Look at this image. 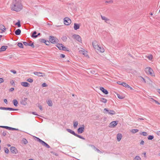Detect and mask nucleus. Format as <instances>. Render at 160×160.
<instances>
[{
	"label": "nucleus",
	"instance_id": "obj_55",
	"mask_svg": "<svg viewBox=\"0 0 160 160\" xmlns=\"http://www.w3.org/2000/svg\"><path fill=\"white\" fill-rule=\"evenodd\" d=\"M152 55L151 54L149 56H148V58L149 60H151L152 58Z\"/></svg>",
	"mask_w": 160,
	"mask_h": 160
},
{
	"label": "nucleus",
	"instance_id": "obj_3",
	"mask_svg": "<svg viewBox=\"0 0 160 160\" xmlns=\"http://www.w3.org/2000/svg\"><path fill=\"white\" fill-rule=\"evenodd\" d=\"M104 112L105 113H108L111 115H114L116 114V112L113 110L108 109L107 108H105L104 109Z\"/></svg>",
	"mask_w": 160,
	"mask_h": 160
},
{
	"label": "nucleus",
	"instance_id": "obj_10",
	"mask_svg": "<svg viewBox=\"0 0 160 160\" xmlns=\"http://www.w3.org/2000/svg\"><path fill=\"white\" fill-rule=\"evenodd\" d=\"M11 152L14 154H16L18 152V151L17 148L14 147H11L10 148Z\"/></svg>",
	"mask_w": 160,
	"mask_h": 160
},
{
	"label": "nucleus",
	"instance_id": "obj_38",
	"mask_svg": "<svg viewBox=\"0 0 160 160\" xmlns=\"http://www.w3.org/2000/svg\"><path fill=\"white\" fill-rule=\"evenodd\" d=\"M22 141L23 142V143L25 145L28 142L26 138H24L22 139Z\"/></svg>",
	"mask_w": 160,
	"mask_h": 160
},
{
	"label": "nucleus",
	"instance_id": "obj_13",
	"mask_svg": "<svg viewBox=\"0 0 160 160\" xmlns=\"http://www.w3.org/2000/svg\"><path fill=\"white\" fill-rule=\"evenodd\" d=\"M21 85L25 87H28L30 86V84L27 82H21Z\"/></svg>",
	"mask_w": 160,
	"mask_h": 160
},
{
	"label": "nucleus",
	"instance_id": "obj_9",
	"mask_svg": "<svg viewBox=\"0 0 160 160\" xmlns=\"http://www.w3.org/2000/svg\"><path fill=\"white\" fill-rule=\"evenodd\" d=\"M73 37L74 39H75L76 40L78 41L79 42H81L82 39L80 36L78 35L74 34L73 35Z\"/></svg>",
	"mask_w": 160,
	"mask_h": 160
},
{
	"label": "nucleus",
	"instance_id": "obj_39",
	"mask_svg": "<svg viewBox=\"0 0 160 160\" xmlns=\"http://www.w3.org/2000/svg\"><path fill=\"white\" fill-rule=\"evenodd\" d=\"M47 104L49 106H52V101L51 100H49L47 102Z\"/></svg>",
	"mask_w": 160,
	"mask_h": 160
},
{
	"label": "nucleus",
	"instance_id": "obj_48",
	"mask_svg": "<svg viewBox=\"0 0 160 160\" xmlns=\"http://www.w3.org/2000/svg\"><path fill=\"white\" fill-rule=\"evenodd\" d=\"M95 119L97 120H99L102 119V117H101V115H98V116H96L95 117Z\"/></svg>",
	"mask_w": 160,
	"mask_h": 160
},
{
	"label": "nucleus",
	"instance_id": "obj_1",
	"mask_svg": "<svg viewBox=\"0 0 160 160\" xmlns=\"http://www.w3.org/2000/svg\"><path fill=\"white\" fill-rule=\"evenodd\" d=\"M22 9V5L19 0H14L12 3L11 10L16 12L20 11Z\"/></svg>",
	"mask_w": 160,
	"mask_h": 160
},
{
	"label": "nucleus",
	"instance_id": "obj_2",
	"mask_svg": "<svg viewBox=\"0 0 160 160\" xmlns=\"http://www.w3.org/2000/svg\"><path fill=\"white\" fill-rule=\"evenodd\" d=\"M49 41L53 44L57 43L59 42L57 38L52 36H49Z\"/></svg>",
	"mask_w": 160,
	"mask_h": 160
},
{
	"label": "nucleus",
	"instance_id": "obj_24",
	"mask_svg": "<svg viewBox=\"0 0 160 160\" xmlns=\"http://www.w3.org/2000/svg\"><path fill=\"white\" fill-rule=\"evenodd\" d=\"M21 33V30L19 29H18L15 31V34L17 35H20Z\"/></svg>",
	"mask_w": 160,
	"mask_h": 160
},
{
	"label": "nucleus",
	"instance_id": "obj_27",
	"mask_svg": "<svg viewBox=\"0 0 160 160\" xmlns=\"http://www.w3.org/2000/svg\"><path fill=\"white\" fill-rule=\"evenodd\" d=\"M62 50L63 51H67L68 52H70V50L69 49L66 47L65 46H64L63 45L62 46Z\"/></svg>",
	"mask_w": 160,
	"mask_h": 160
},
{
	"label": "nucleus",
	"instance_id": "obj_42",
	"mask_svg": "<svg viewBox=\"0 0 160 160\" xmlns=\"http://www.w3.org/2000/svg\"><path fill=\"white\" fill-rule=\"evenodd\" d=\"M4 151L6 153L8 154L9 152V149L7 148L4 147Z\"/></svg>",
	"mask_w": 160,
	"mask_h": 160
},
{
	"label": "nucleus",
	"instance_id": "obj_31",
	"mask_svg": "<svg viewBox=\"0 0 160 160\" xmlns=\"http://www.w3.org/2000/svg\"><path fill=\"white\" fill-rule=\"evenodd\" d=\"M75 136L83 140H85V138L83 137L81 135H78L77 133L75 135Z\"/></svg>",
	"mask_w": 160,
	"mask_h": 160
},
{
	"label": "nucleus",
	"instance_id": "obj_63",
	"mask_svg": "<svg viewBox=\"0 0 160 160\" xmlns=\"http://www.w3.org/2000/svg\"><path fill=\"white\" fill-rule=\"evenodd\" d=\"M60 57L61 58H63L65 57V56L64 54H61L60 55Z\"/></svg>",
	"mask_w": 160,
	"mask_h": 160
},
{
	"label": "nucleus",
	"instance_id": "obj_29",
	"mask_svg": "<svg viewBox=\"0 0 160 160\" xmlns=\"http://www.w3.org/2000/svg\"><path fill=\"white\" fill-rule=\"evenodd\" d=\"M18 46L21 48H23V45L22 43L20 42H18L17 44Z\"/></svg>",
	"mask_w": 160,
	"mask_h": 160
},
{
	"label": "nucleus",
	"instance_id": "obj_44",
	"mask_svg": "<svg viewBox=\"0 0 160 160\" xmlns=\"http://www.w3.org/2000/svg\"><path fill=\"white\" fill-rule=\"evenodd\" d=\"M28 46L31 47L32 48H34L35 47V46L34 45V42L31 43H28Z\"/></svg>",
	"mask_w": 160,
	"mask_h": 160
},
{
	"label": "nucleus",
	"instance_id": "obj_8",
	"mask_svg": "<svg viewBox=\"0 0 160 160\" xmlns=\"http://www.w3.org/2000/svg\"><path fill=\"white\" fill-rule=\"evenodd\" d=\"M28 100V98H22L20 101V103L23 105L26 106L27 105L28 103L27 101Z\"/></svg>",
	"mask_w": 160,
	"mask_h": 160
},
{
	"label": "nucleus",
	"instance_id": "obj_19",
	"mask_svg": "<svg viewBox=\"0 0 160 160\" xmlns=\"http://www.w3.org/2000/svg\"><path fill=\"white\" fill-rule=\"evenodd\" d=\"M8 47L7 46H2L0 48V52L5 51L8 48Z\"/></svg>",
	"mask_w": 160,
	"mask_h": 160
},
{
	"label": "nucleus",
	"instance_id": "obj_45",
	"mask_svg": "<svg viewBox=\"0 0 160 160\" xmlns=\"http://www.w3.org/2000/svg\"><path fill=\"white\" fill-rule=\"evenodd\" d=\"M152 100V102H154L156 104H157L158 105H160V103L159 102H158V101H157L156 100H155L153 98H151Z\"/></svg>",
	"mask_w": 160,
	"mask_h": 160
},
{
	"label": "nucleus",
	"instance_id": "obj_35",
	"mask_svg": "<svg viewBox=\"0 0 160 160\" xmlns=\"http://www.w3.org/2000/svg\"><path fill=\"white\" fill-rule=\"evenodd\" d=\"M140 134L143 135V136H147L148 135V133L147 132H142L139 133Z\"/></svg>",
	"mask_w": 160,
	"mask_h": 160
},
{
	"label": "nucleus",
	"instance_id": "obj_60",
	"mask_svg": "<svg viewBox=\"0 0 160 160\" xmlns=\"http://www.w3.org/2000/svg\"><path fill=\"white\" fill-rule=\"evenodd\" d=\"M10 111H18L19 110L18 109H15L12 108H10Z\"/></svg>",
	"mask_w": 160,
	"mask_h": 160
},
{
	"label": "nucleus",
	"instance_id": "obj_28",
	"mask_svg": "<svg viewBox=\"0 0 160 160\" xmlns=\"http://www.w3.org/2000/svg\"><path fill=\"white\" fill-rule=\"evenodd\" d=\"M10 109H11L10 107H0V109L1 110L10 111Z\"/></svg>",
	"mask_w": 160,
	"mask_h": 160
},
{
	"label": "nucleus",
	"instance_id": "obj_22",
	"mask_svg": "<svg viewBox=\"0 0 160 160\" xmlns=\"http://www.w3.org/2000/svg\"><path fill=\"white\" fill-rule=\"evenodd\" d=\"M63 44L62 43H57L56 46L60 50H62V48Z\"/></svg>",
	"mask_w": 160,
	"mask_h": 160
},
{
	"label": "nucleus",
	"instance_id": "obj_47",
	"mask_svg": "<svg viewBox=\"0 0 160 160\" xmlns=\"http://www.w3.org/2000/svg\"><path fill=\"white\" fill-rule=\"evenodd\" d=\"M132 132L134 133L138 132L139 130L138 129H132Z\"/></svg>",
	"mask_w": 160,
	"mask_h": 160
},
{
	"label": "nucleus",
	"instance_id": "obj_62",
	"mask_svg": "<svg viewBox=\"0 0 160 160\" xmlns=\"http://www.w3.org/2000/svg\"><path fill=\"white\" fill-rule=\"evenodd\" d=\"M23 43L25 46H28V43L26 42H23Z\"/></svg>",
	"mask_w": 160,
	"mask_h": 160
},
{
	"label": "nucleus",
	"instance_id": "obj_26",
	"mask_svg": "<svg viewBox=\"0 0 160 160\" xmlns=\"http://www.w3.org/2000/svg\"><path fill=\"white\" fill-rule=\"evenodd\" d=\"M34 139L36 140L38 142H39L41 143V142L42 141V140L40 139L39 138L35 136H33Z\"/></svg>",
	"mask_w": 160,
	"mask_h": 160
},
{
	"label": "nucleus",
	"instance_id": "obj_32",
	"mask_svg": "<svg viewBox=\"0 0 160 160\" xmlns=\"http://www.w3.org/2000/svg\"><path fill=\"white\" fill-rule=\"evenodd\" d=\"M15 25L18 26V27H20L21 26L20 24V21L19 20H18V22L15 23Z\"/></svg>",
	"mask_w": 160,
	"mask_h": 160
},
{
	"label": "nucleus",
	"instance_id": "obj_59",
	"mask_svg": "<svg viewBox=\"0 0 160 160\" xmlns=\"http://www.w3.org/2000/svg\"><path fill=\"white\" fill-rule=\"evenodd\" d=\"M50 42H49L48 41H46V42L45 43L46 45L49 46L50 44Z\"/></svg>",
	"mask_w": 160,
	"mask_h": 160
},
{
	"label": "nucleus",
	"instance_id": "obj_52",
	"mask_svg": "<svg viewBox=\"0 0 160 160\" xmlns=\"http://www.w3.org/2000/svg\"><path fill=\"white\" fill-rule=\"evenodd\" d=\"M10 83L11 84V85L12 86H14L15 85L14 81L13 80H12L10 81Z\"/></svg>",
	"mask_w": 160,
	"mask_h": 160
},
{
	"label": "nucleus",
	"instance_id": "obj_11",
	"mask_svg": "<svg viewBox=\"0 0 160 160\" xmlns=\"http://www.w3.org/2000/svg\"><path fill=\"white\" fill-rule=\"evenodd\" d=\"M33 74L35 75L38 76L39 77H43L45 75V73L38 72H34Z\"/></svg>",
	"mask_w": 160,
	"mask_h": 160
},
{
	"label": "nucleus",
	"instance_id": "obj_14",
	"mask_svg": "<svg viewBox=\"0 0 160 160\" xmlns=\"http://www.w3.org/2000/svg\"><path fill=\"white\" fill-rule=\"evenodd\" d=\"M92 45L93 47L95 49H96L97 48H98V46H99L96 41H94L92 42Z\"/></svg>",
	"mask_w": 160,
	"mask_h": 160
},
{
	"label": "nucleus",
	"instance_id": "obj_5",
	"mask_svg": "<svg viewBox=\"0 0 160 160\" xmlns=\"http://www.w3.org/2000/svg\"><path fill=\"white\" fill-rule=\"evenodd\" d=\"M64 22L65 25H69L71 23V21L69 18L66 17L64 19Z\"/></svg>",
	"mask_w": 160,
	"mask_h": 160
},
{
	"label": "nucleus",
	"instance_id": "obj_61",
	"mask_svg": "<svg viewBox=\"0 0 160 160\" xmlns=\"http://www.w3.org/2000/svg\"><path fill=\"white\" fill-rule=\"evenodd\" d=\"M113 2V1L112 0H110L108 1H105L106 3H112Z\"/></svg>",
	"mask_w": 160,
	"mask_h": 160
},
{
	"label": "nucleus",
	"instance_id": "obj_20",
	"mask_svg": "<svg viewBox=\"0 0 160 160\" xmlns=\"http://www.w3.org/2000/svg\"><path fill=\"white\" fill-rule=\"evenodd\" d=\"M97 49L98 51L100 52H104V49L103 48H101L99 46H98V48H97Z\"/></svg>",
	"mask_w": 160,
	"mask_h": 160
},
{
	"label": "nucleus",
	"instance_id": "obj_57",
	"mask_svg": "<svg viewBox=\"0 0 160 160\" xmlns=\"http://www.w3.org/2000/svg\"><path fill=\"white\" fill-rule=\"evenodd\" d=\"M48 86L47 84H46V83H45V82H44L43 83H42V87H46Z\"/></svg>",
	"mask_w": 160,
	"mask_h": 160
},
{
	"label": "nucleus",
	"instance_id": "obj_41",
	"mask_svg": "<svg viewBox=\"0 0 160 160\" xmlns=\"http://www.w3.org/2000/svg\"><path fill=\"white\" fill-rule=\"evenodd\" d=\"M92 146L93 147V148L95 150L97 151L98 152L100 153H102V152L99 149L96 148L95 146L93 145H92Z\"/></svg>",
	"mask_w": 160,
	"mask_h": 160
},
{
	"label": "nucleus",
	"instance_id": "obj_4",
	"mask_svg": "<svg viewBox=\"0 0 160 160\" xmlns=\"http://www.w3.org/2000/svg\"><path fill=\"white\" fill-rule=\"evenodd\" d=\"M85 126L84 125H82L81 127H79L77 129V132L78 134H81L83 133L84 130Z\"/></svg>",
	"mask_w": 160,
	"mask_h": 160
},
{
	"label": "nucleus",
	"instance_id": "obj_51",
	"mask_svg": "<svg viewBox=\"0 0 160 160\" xmlns=\"http://www.w3.org/2000/svg\"><path fill=\"white\" fill-rule=\"evenodd\" d=\"M136 159L137 160H141V158L139 156H136L134 158V159Z\"/></svg>",
	"mask_w": 160,
	"mask_h": 160
},
{
	"label": "nucleus",
	"instance_id": "obj_36",
	"mask_svg": "<svg viewBox=\"0 0 160 160\" xmlns=\"http://www.w3.org/2000/svg\"><path fill=\"white\" fill-rule=\"evenodd\" d=\"M37 34V32L36 31H34L33 32L32 34L31 35V36L32 38H35L36 34Z\"/></svg>",
	"mask_w": 160,
	"mask_h": 160
},
{
	"label": "nucleus",
	"instance_id": "obj_6",
	"mask_svg": "<svg viewBox=\"0 0 160 160\" xmlns=\"http://www.w3.org/2000/svg\"><path fill=\"white\" fill-rule=\"evenodd\" d=\"M118 121H112L109 124V127L112 128H114L118 124Z\"/></svg>",
	"mask_w": 160,
	"mask_h": 160
},
{
	"label": "nucleus",
	"instance_id": "obj_46",
	"mask_svg": "<svg viewBox=\"0 0 160 160\" xmlns=\"http://www.w3.org/2000/svg\"><path fill=\"white\" fill-rule=\"evenodd\" d=\"M67 39V37L66 36H63L62 38V40L64 42H66Z\"/></svg>",
	"mask_w": 160,
	"mask_h": 160
},
{
	"label": "nucleus",
	"instance_id": "obj_43",
	"mask_svg": "<svg viewBox=\"0 0 160 160\" xmlns=\"http://www.w3.org/2000/svg\"><path fill=\"white\" fill-rule=\"evenodd\" d=\"M117 95L118 98L119 99H123L124 98V97L122 95H120L119 94H117Z\"/></svg>",
	"mask_w": 160,
	"mask_h": 160
},
{
	"label": "nucleus",
	"instance_id": "obj_58",
	"mask_svg": "<svg viewBox=\"0 0 160 160\" xmlns=\"http://www.w3.org/2000/svg\"><path fill=\"white\" fill-rule=\"evenodd\" d=\"M7 132L6 131H4L2 133V135L4 136H5L7 134Z\"/></svg>",
	"mask_w": 160,
	"mask_h": 160
},
{
	"label": "nucleus",
	"instance_id": "obj_34",
	"mask_svg": "<svg viewBox=\"0 0 160 160\" xmlns=\"http://www.w3.org/2000/svg\"><path fill=\"white\" fill-rule=\"evenodd\" d=\"M154 136L152 135H149L148 137V140H152L154 138Z\"/></svg>",
	"mask_w": 160,
	"mask_h": 160
},
{
	"label": "nucleus",
	"instance_id": "obj_50",
	"mask_svg": "<svg viewBox=\"0 0 160 160\" xmlns=\"http://www.w3.org/2000/svg\"><path fill=\"white\" fill-rule=\"evenodd\" d=\"M27 81L30 83H32L33 82V80L32 79L29 78L27 79Z\"/></svg>",
	"mask_w": 160,
	"mask_h": 160
},
{
	"label": "nucleus",
	"instance_id": "obj_33",
	"mask_svg": "<svg viewBox=\"0 0 160 160\" xmlns=\"http://www.w3.org/2000/svg\"><path fill=\"white\" fill-rule=\"evenodd\" d=\"M39 41L41 43H44L46 42V40L42 38H40L39 39Z\"/></svg>",
	"mask_w": 160,
	"mask_h": 160
},
{
	"label": "nucleus",
	"instance_id": "obj_53",
	"mask_svg": "<svg viewBox=\"0 0 160 160\" xmlns=\"http://www.w3.org/2000/svg\"><path fill=\"white\" fill-rule=\"evenodd\" d=\"M37 104H38V106L39 108V109L41 111L42 110V106L41 105H40V104L39 103H37Z\"/></svg>",
	"mask_w": 160,
	"mask_h": 160
},
{
	"label": "nucleus",
	"instance_id": "obj_12",
	"mask_svg": "<svg viewBox=\"0 0 160 160\" xmlns=\"http://www.w3.org/2000/svg\"><path fill=\"white\" fill-rule=\"evenodd\" d=\"M100 90L105 94L107 95L108 93V90L105 89L103 87H100Z\"/></svg>",
	"mask_w": 160,
	"mask_h": 160
},
{
	"label": "nucleus",
	"instance_id": "obj_37",
	"mask_svg": "<svg viewBox=\"0 0 160 160\" xmlns=\"http://www.w3.org/2000/svg\"><path fill=\"white\" fill-rule=\"evenodd\" d=\"M101 17L102 19L103 20H105V22H106L107 21H109V19H108V18H106L105 16H103L102 15H101Z\"/></svg>",
	"mask_w": 160,
	"mask_h": 160
},
{
	"label": "nucleus",
	"instance_id": "obj_23",
	"mask_svg": "<svg viewBox=\"0 0 160 160\" xmlns=\"http://www.w3.org/2000/svg\"><path fill=\"white\" fill-rule=\"evenodd\" d=\"M117 83L119 85H122V86H123L125 88L127 86V85L128 84L126 82H117Z\"/></svg>",
	"mask_w": 160,
	"mask_h": 160
},
{
	"label": "nucleus",
	"instance_id": "obj_17",
	"mask_svg": "<svg viewBox=\"0 0 160 160\" xmlns=\"http://www.w3.org/2000/svg\"><path fill=\"white\" fill-rule=\"evenodd\" d=\"M80 27V24H78L77 23H74V28L75 30H77L79 29Z\"/></svg>",
	"mask_w": 160,
	"mask_h": 160
},
{
	"label": "nucleus",
	"instance_id": "obj_64",
	"mask_svg": "<svg viewBox=\"0 0 160 160\" xmlns=\"http://www.w3.org/2000/svg\"><path fill=\"white\" fill-rule=\"evenodd\" d=\"M10 72L12 73H13L14 74H15L17 73V72L15 70H10Z\"/></svg>",
	"mask_w": 160,
	"mask_h": 160
},
{
	"label": "nucleus",
	"instance_id": "obj_54",
	"mask_svg": "<svg viewBox=\"0 0 160 160\" xmlns=\"http://www.w3.org/2000/svg\"><path fill=\"white\" fill-rule=\"evenodd\" d=\"M126 88H129L131 90H133V89L131 87H130V86L128 85V84L127 85V86L126 87Z\"/></svg>",
	"mask_w": 160,
	"mask_h": 160
},
{
	"label": "nucleus",
	"instance_id": "obj_30",
	"mask_svg": "<svg viewBox=\"0 0 160 160\" xmlns=\"http://www.w3.org/2000/svg\"><path fill=\"white\" fill-rule=\"evenodd\" d=\"M78 124V122L77 121H76L73 122V127L74 128H76Z\"/></svg>",
	"mask_w": 160,
	"mask_h": 160
},
{
	"label": "nucleus",
	"instance_id": "obj_25",
	"mask_svg": "<svg viewBox=\"0 0 160 160\" xmlns=\"http://www.w3.org/2000/svg\"><path fill=\"white\" fill-rule=\"evenodd\" d=\"M12 103L15 107H17L18 104V101L16 99H14L12 101Z\"/></svg>",
	"mask_w": 160,
	"mask_h": 160
},
{
	"label": "nucleus",
	"instance_id": "obj_16",
	"mask_svg": "<svg viewBox=\"0 0 160 160\" xmlns=\"http://www.w3.org/2000/svg\"><path fill=\"white\" fill-rule=\"evenodd\" d=\"M6 28L2 24L0 25V29L2 31L1 33L5 32Z\"/></svg>",
	"mask_w": 160,
	"mask_h": 160
},
{
	"label": "nucleus",
	"instance_id": "obj_40",
	"mask_svg": "<svg viewBox=\"0 0 160 160\" xmlns=\"http://www.w3.org/2000/svg\"><path fill=\"white\" fill-rule=\"evenodd\" d=\"M100 101L104 103H106L107 101V99L104 98H101Z\"/></svg>",
	"mask_w": 160,
	"mask_h": 160
},
{
	"label": "nucleus",
	"instance_id": "obj_18",
	"mask_svg": "<svg viewBox=\"0 0 160 160\" xmlns=\"http://www.w3.org/2000/svg\"><path fill=\"white\" fill-rule=\"evenodd\" d=\"M117 141L118 142L120 141L122 137V134L121 133H118L117 134Z\"/></svg>",
	"mask_w": 160,
	"mask_h": 160
},
{
	"label": "nucleus",
	"instance_id": "obj_15",
	"mask_svg": "<svg viewBox=\"0 0 160 160\" xmlns=\"http://www.w3.org/2000/svg\"><path fill=\"white\" fill-rule=\"evenodd\" d=\"M41 143L44 146L46 147L47 148H50V146L47 143L42 141L41 142Z\"/></svg>",
	"mask_w": 160,
	"mask_h": 160
},
{
	"label": "nucleus",
	"instance_id": "obj_7",
	"mask_svg": "<svg viewBox=\"0 0 160 160\" xmlns=\"http://www.w3.org/2000/svg\"><path fill=\"white\" fill-rule=\"evenodd\" d=\"M145 71L147 73H148L149 74L152 76H154L152 73V72H153V70L151 68L148 67L146 68L145 69Z\"/></svg>",
	"mask_w": 160,
	"mask_h": 160
},
{
	"label": "nucleus",
	"instance_id": "obj_21",
	"mask_svg": "<svg viewBox=\"0 0 160 160\" xmlns=\"http://www.w3.org/2000/svg\"><path fill=\"white\" fill-rule=\"evenodd\" d=\"M66 130L70 133H71V134L74 135L75 136V135L76 134V133H75L74 131L72 130H71L70 129H66Z\"/></svg>",
	"mask_w": 160,
	"mask_h": 160
},
{
	"label": "nucleus",
	"instance_id": "obj_49",
	"mask_svg": "<svg viewBox=\"0 0 160 160\" xmlns=\"http://www.w3.org/2000/svg\"><path fill=\"white\" fill-rule=\"evenodd\" d=\"M79 52L81 53H82V54L84 55L85 56H87L86 54L87 55V54L86 53L85 51L82 50H80Z\"/></svg>",
	"mask_w": 160,
	"mask_h": 160
},
{
	"label": "nucleus",
	"instance_id": "obj_56",
	"mask_svg": "<svg viewBox=\"0 0 160 160\" xmlns=\"http://www.w3.org/2000/svg\"><path fill=\"white\" fill-rule=\"evenodd\" d=\"M50 152L51 153H52V154H53V155H54L57 156H58V154L57 153H55L54 152H53V151H51Z\"/></svg>",
	"mask_w": 160,
	"mask_h": 160
}]
</instances>
